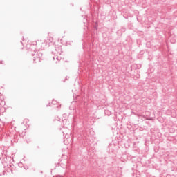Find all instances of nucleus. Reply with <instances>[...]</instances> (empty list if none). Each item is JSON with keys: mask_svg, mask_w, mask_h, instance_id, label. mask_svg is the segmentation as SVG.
I'll use <instances>...</instances> for the list:
<instances>
[{"mask_svg": "<svg viewBox=\"0 0 177 177\" xmlns=\"http://www.w3.org/2000/svg\"><path fill=\"white\" fill-rule=\"evenodd\" d=\"M4 154H5V151L2 149H0V159L1 157H3Z\"/></svg>", "mask_w": 177, "mask_h": 177, "instance_id": "20e7f679", "label": "nucleus"}, {"mask_svg": "<svg viewBox=\"0 0 177 177\" xmlns=\"http://www.w3.org/2000/svg\"><path fill=\"white\" fill-rule=\"evenodd\" d=\"M146 120H151V119H149V118H146Z\"/></svg>", "mask_w": 177, "mask_h": 177, "instance_id": "6e6552de", "label": "nucleus"}, {"mask_svg": "<svg viewBox=\"0 0 177 177\" xmlns=\"http://www.w3.org/2000/svg\"><path fill=\"white\" fill-rule=\"evenodd\" d=\"M31 45H34L35 46H37V41L33 40L30 41Z\"/></svg>", "mask_w": 177, "mask_h": 177, "instance_id": "39448f33", "label": "nucleus"}, {"mask_svg": "<svg viewBox=\"0 0 177 177\" xmlns=\"http://www.w3.org/2000/svg\"><path fill=\"white\" fill-rule=\"evenodd\" d=\"M170 41H171V42L172 44H175V42H176V41H175L174 39H171Z\"/></svg>", "mask_w": 177, "mask_h": 177, "instance_id": "423d86ee", "label": "nucleus"}, {"mask_svg": "<svg viewBox=\"0 0 177 177\" xmlns=\"http://www.w3.org/2000/svg\"><path fill=\"white\" fill-rule=\"evenodd\" d=\"M33 60L35 63H37V62H41L42 60V54L41 53V52L37 53L33 58Z\"/></svg>", "mask_w": 177, "mask_h": 177, "instance_id": "f03ea898", "label": "nucleus"}, {"mask_svg": "<svg viewBox=\"0 0 177 177\" xmlns=\"http://www.w3.org/2000/svg\"><path fill=\"white\" fill-rule=\"evenodd\" d=\"M63 52L62 51V49L58 48L56 50V52L55 53V55L53 56V59L57 60V62H60L63 57Z\"/></svg>", "mask_w": 177, "mask_h": 177, "instance_id": "f257e3e1", "label": "nucleus"}, {"mask_svg": "<svg viewBox=\"0 0 177 177\" xmlns=\"http://www.w3.org/2000/svg\"><path fill=\"white\" fill-rule=\"evenodd\" d=\"M55 103H56V101L53 100V101H52V104H55Z\"/></svg>", "mask_w": 177, "mask_h": 177, "instance_id": "0eeeda50", "label": "nucleus"}, {"mask_svg": "<svg viewBox=\"0 0 177 177\" xmlns=\"http://www.w3.org/2000/svg\"><path fill=\"white\" fill-rule=\"evenodd\" d=\"M46 44H47L48 46H50V45L53 44V37L48 35Z\"/></svg>", "mask_w": 177, "mask_h": 177, "instance_id": "7ed1b4c3", "label": "nucleus"}]
</instances>
